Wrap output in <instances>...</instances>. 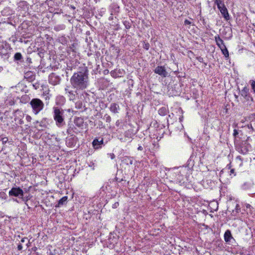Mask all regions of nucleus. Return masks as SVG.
Listing matches in <instances>:
<instances>
[{
	"instance_id": "nucleus-1",
	"label": "nucleus",
	"mask_w": 255,
	"mask_h": 255,
	"mask_svg": "<svg viewBox=\"0 0 255 255\" xmlns=\"http://www.w3.org/2000/svg\"><path fill=\"white\" fill-rule=\"evenodd\" d=\"M88 72L87 69L74 73L70 79V83L77 90H83L88 85Z\"/></svg>"
},
{
	"instance_id": "nucleus-2",
	"label": "nucleus",
	"mask_w": 255,
	"mask_h": 255,
	"mask_svg": "<svg viewBox=\"0 0 255 255\" xmlns=\"http://www.w3.org/2000/svg\"><path fill=\"white\" fill-rule=\"evenodd\" d=\"M64 114V111L63 109L59 107H54L53 119L58 127H61L65 124Z\"/></svg>"
},
{
	"instance_id": "nucleus-3",
	"label": "nucleus",
	"mask_w": 255,
	"mask_h": 255,
	"mask_svg": "<svg viewBox=\"0 0 255 255\" xmlns=\"http://www.w3.org/2000/svg\"><path fill=\"white\" fill-rule=\"evenodd\" d=\"M30 105L32 109L33 113L37 115L44 108V103L38 98H34L30 102Z\"/></svg>"
},
{
	"instance_id": "nucleus-4",
	"label": "nucleus",
	"mask_w": 255,
	"mask_h": 255,
	"mask_svg": "<svg viewBox=\"0 0 255 255\" xmlns=\"http://www.w3.org/2000/svg\"><path fill=\"white\" fill-rule=\"evenodd\" d=\"M250 146L247 144L246 141H243L242 142H236V148L237 150L242 154H246L249 150Z\"/></svg>"
},
{
	"instance_id": "nucleus-5",
	"label": "nucleus",
	"mask_w": 255,
	"mask_h": 255,
	"mask_svg": "<svg viewBox=\"0 0 255 255\" xmlns=\"http://www.w3.org/2000/svg\"><path fill=\"white\" fill-rule=\"evenodd\" d=\"M9 195L10 196L18 197L24 200L23 198V191L20 187H13L9 191Z\"/></svg>"
},
{
	"instance_id": "nucleus-6",
	"label": "nucleus",
	"mask_w": 255,
	"mask_h": 255,
	"mask_svg": "<svg viewBox=\"0 0 255 255\" xmlns=\"http://www.w3.org/2000/svg\"><path fill=\"white\" fill-rule=\"evenodd\" d=\"M45 2L49 6L56 9L62 4V0H46Z\"/></svg>"
},
{
	"instance_id": "nucleus-7",
	"label": "nucleus",
	"mask_w": 255,
	"mask_h": 255,
	"mask_svg": "<svg viewBox=\"0 0 255 255\" xmlns=\"http://www.w3.org/2000/svg\"><path fill=\"white\" fill-rule=\"evenodd\" d=\"M60 79L59 76L54 73L51 74L49 76V82L53 85H56L59 83Z\"/></svg>"
},
{
	"instance_id": "nucleus-8",
	"label": "nucleus",
	"mask_w": 255,
	"mask_h": 255,
	"mask_svg": "<svg viewBox=\"0 0 255 255\" xmlns=\"http://www.w3.org/2000/svg\"><path fill=\"white\" fill-rule=\"evenodd\" d=\"M154 72L163 77H165L167 75V72L165 67L163 66H158L155 68Z\"/></svg>"
},
{
	"instance_id": "nucleus-9",
	"label": "nucleus",
	"mask_w": 255,
	"mask_h": 255,
	"mask_svg": "<svg viewBox=\"0 0 255 255\" xmlns=\"http://www.w3.org/2000/svg\"><path fill=\"white\" fill-rule=\"evenodd\" d=\"M249 89L247 87H244L241 91V96L243 97L247 101H249L250 99L253 101V99L249 94Z\"/></svg>"
},
{
	"instance_id": "nucleus-10",
	"label": "nucleus",
	"mask_w": 255,
	"mask_h": 255,
	"mask_svg": "<svg viewBox=\"0 0 255 255\" xmlns=\"http://www.w3.org/2000/svg\"><path fill=\"white\" fill-rule=\"evenodd\" d=\"M215 39L217 45L219 46L220 49L226 46L223 40L220 37L219 35L215 36Z\"/></svg>"
},
{
	"instance_id": "nucleus-11",
	"label": "nucleus",
	"mask_w": 255,
	"mask_h": 255,
	"mask_svg": "<svg viewBox=\"0 0 255 255\" xmlns=\"http://www.w3.org/2000/svg\"><path fill=\"white\" fill-rule=\"evenodd\" d=\"M24 78L29 81H32L35 79V75L31 71H27L24 74Z\"/></svg>"
},
{
	"instance_id": "nucleus-12",
	"label": "nucleus",
	"mask_w": 255,
	"mask_h": 255,
	"mask_svg": "<svg viewBox=\"0 0 255 255\" xmlns=\"http://www.w3.org/2000/svg\"><path fill=\"white\" fill-rule=\"evenodd\" d=\"M223 17L226 20L230 19L229 15L227 8L225 6L219 9Z\"/></svg>"
},
{
	"instance_id": "nucleus-13",
	"label": "nucleus",
	"mask_w": 255,
	"mask_h": 255,
	"mask_svg": "<svg viewBox=\"0 0 255 255\" xmlns=\"http://www.w3.org/2000/svg\"><path fill=\"white\" fill-rule=\"evenodd\" d=\"M233 238L231 234V232L229 230H227L224 234V240L226 242H229L230 240Z\"/></svg>"
},
{
	"instance_id": "nucleus-14",
	"label": "nucleus",
	"mask_w": 255,
	"mask_h": 255,
	"mask_svg": "<svg viewBox=\"0 0 255 255\" xmlns=\"http://www.w3.org/2000/svg\"><path fill=\"white\" fill-rule=\"evenodd\" d=\"M27 7V4L25 1H21L18 3V8L19 10H25Z\"/></svg>"
},
{
	"instance_id": "nucleus-15",
	"label": "nucleus",
	"mask_w": 255,
	"mask_h": 255,
	"mask_svg": "<svg viewBox=\"0 0 255 255\" xmlns=\"http://www.w3.org/2000/svg\"><path fill=\"white\" fill-rule=\"evenodd\" d=\"M67 199L68 198L67 196H64L62 197L61 199L59 200L58 203L57 205H56V207H59L67 203Z\"/></svg>"
},
{
	"instance_id": "nucleus-16",
	"label": "nucleus",
	"mask_w": 255,
	"mask_h": 255,
	"mask_svg": "<svg viewBox=\"0 0 255 255\" xmlns=\"http://www.w3.org/2000/svg\"><path fill=\"white\" fill-rule=\"evenodd\" d=\"M110 110L114 113H118V110L119 109V106L116 103H112L110 106Z\"/></svg>"
},
{
	"instance_id": "nucleus-17",
	"label": "nucleus",
	"mask_w": 255,
	"mask_h": 255,
	"mask_svg": "<svg viewBox=\"0 0 255 255\" xmlns=\"http://www.w3.org/2000/svg\"><path fill=\"white\" fill-rule=\"evenodd\" d=\"M168 112V109L166 107H162L159 109L158 114L162 116H164L167 114Z\"/></svg>"
},
{
	"instance_id": "nucleus-18",
	"label": "nucleus",
	"mask_w": 255,
	"mask_h": 255,
	"mask_svg": "<svg viewBox=\"0 0 255 255\" xmlns=\"http://www.w3.org/2000/svg\"><path fill=\"white\" fill-rule=\"evenodd\" d=\"M215 3L217 4L219 9H220L223 7H225L224 2L222 0H214Z\"/></svg>"
},
{
	"instance_id": "nucleus-19",
	"label": "nucleus",
	"mask_w": 255,
	"mask_h": 255,
	"mask_svg": "<svg viewBox=\"0 0 255 255\" xmlns=\"http://www.w3.org/2000/svg\"><path fill=\"white\" fill-rule=\"evenodd\" d=\"M103 140H99L97 139H95L93 141V145L95 147L98 148V145L103 143Z\"/></svg>"
},
{
	"instance_id": "nucleus-20",
	"label": "nucleus",
	"mask_w": 255,
	"mask_h": 255,
	"mask_svg": "<svg viewBox=\"0 0 255 255\" xmlns=\"http://www.w3.org/2000/svg\"><path fill=\"white\" fill-rule=\"evenodd\" d=\"M223 54L224 55L225 57L226 58L229 57V54L228 49H227L226 47H224V48L221 49Z\"/></svg>"
},
{
	"instance_id": "nucleus-21",
	"label": "nucleus",
	"mask_w": 255,
	"mask_h": 255,
	"mask_svg": "<svg viewBox=\"0 0 255 255\" xmlns=\"http://www.w3.org/2000/svg\"><path fill=\"white\" fill-rule=\"evenodd\" d=\"M14 57L15 60H20L22 58V55L20 53H16Z\"/></svg>"
},
{
	"instance_id": "nucleus-22",
	"label": "nucleus",
	"mask_w": 255,
	"mask_h": 255,
	"mask_svg": "<svg viewBox=\"0 0 255 255\" xmlns=\"http://www.w3.org/2000/svg\"><path fill=\"white\" fill-rule=\"evenodd\" d=\"M249 83L251 84L252 89L255 93V81L254 80H252L250 81Z\"/></svg>"
},
{
	"instance_id": "nucleus-23",
	"label": "nucleus",
	"mask_w": 255,
	"mask_h": 255,
	"mask_svg": "<svg viewBox=\"0 0 255 255\" xmlns=\"http://www.w3.org/2000/svg\"><path fill=\"white\" fill-rule=\"evenodd\" d=\"M0 198L5 200L7 198V195L4 192H0Z\"/></svg>"
},
{
	"instance_id": "nucleus-24",
	"label": "nucleus",
	"mask_w": 255,
	"mask_h": 255,
	"mask_svg": "<svg viewBox=\"0 0 255 255\" xmlns=\"http://www.w3.org/2000/svg\"><path fill=\"white\" fill-rule=\"evenodd\" d=\"M46 120L47 119L46 118H44L41 121L40 123V126L41 127H46V125H45V122H46Z\"/></svg>"
},
{
	"instance_id": "nucleus-25",
	"label": "nucleus",
	"mask_w": 255,
	"mask_h": 255,
	"mask_svg": "<svg viewBox=\"0 0 255 255\" xmlns=\"http://www.w3.org/2000/svg\"><path fill=\"white\" fill-rule=\"evenodd\" d=\"M111 75L112 77L115 78L118 77V75L115 71H112L111 72Z\"/></svg>"
},
{
	"instance_id": "nucleus-26",
	"label": "nucleus",
	"mask_w": 255,
	"mask_h": 255,
	"mask_svg": "<svg viewBox=\"0 0 255 255\" xmlns=\"http://www.w3.org/2000/svg\"><path fill=\"white\" fill-rule=\"evenodd\" d=\"M68 93L69 94V96L70 97V100L73 99L74 98V96H75V95L73 93V92L72 91H69Z\"/></svg>"
},
{
	"instance_id": "nucleus-27",
	"label": "nucleus",
	"mask_w": 255,
	"mask_h": 255,
	"mask_svg": "<svg viewBox=\"0 0 255 255\" xmlns=\"http://www.w3.org/2000/svg\"><path fill=\"white\" fill-rule=\"evenodd\" d=\"M143 48L146 50H148L149 48V44L148 43H144Z\"/></svg>"
},
{
	"instance_id": "nucleus-28",
	"label": "nucleus",
	"mask_w": 255,
	"mask_h": 255,
	"mask_svg": "<svg viewBox=\"0 0 255 255\" xmlns=\"http://www.w3.org/2000/svg\"><path fill=\"white\" fill-rule=\"evenodd\" d=\"M31 120H32V118H31V116H30L29 115H27L26 116V120L28 122H30Z\"/></svg>"
},
{
	"instance_id": "nucleus-29",
	"label": "nucleus",
	"mask_w": 255,
	"mask_h": 255,
	"mask_svg": "<svg viewBox=\"0 0 255 255\" xmlns=\"http://www.w3.org/2000/svg\"><path fill=\"white\" fill-rule=\"evenodd\" d=\"M238 134H239V132H238V130H237L236 129H234V132H233L234 136L236 138Z\"/></svg>"
},
{
	"instance_id": "nucleus-30",
	"label": "nucleus",
	"mask_w": 255,
	"mask_h": 255,
	"mask_svg": "<svg viewBox=\"0 0 255 255\" xmlns=\"http://www.w3.org/2000/svg\"><path fill=\"white\" fill-rule=\"evenodd\" d=\"M109 155L112 159H114L115 157V155L113 153H111Z\"/></svg>"
},
{
	"instance_id": "nucleus-31",
	"label": "nucleus",
	"mask_w": 255,
	"mask_h": 255,
	"mask_svg": "<svg viewBox=\"0 0 255 255\" xmlns=\"http://www.w3.org/2000/svg\"><path fill=\"white\" fill-rule=\"evenodd\" d=\"M184 24H185V25H189V24H191V22H190L189 20H187V19H186V20L184 21Z\"/></svg>"
},
{
	"instance_id": "nucleus-32",
	"label": "nucleus",
	"mask_w": 255,
	"mask_h": 255,
	"mask_svg": "<svg viewBox=\"0 0 255 255\" xmlns=\"http://www.w3.org/2000/svg\"><path fill=\"white\" fill-rule=\"evenodd\" d=\"M111 120V118L110 116H107L106 117V122L109 123V122H110Z\"/></svg>"
},
{
	"instance_id": "nucleus-33",
	"label": "nucleus",
	"mask_w": 255,
	"mask_h": 255,
	"mask_svg": "<svg viewBox=\"0 0 255 255\" xmlns=\"http://www.w3.org/2000/svg\"><path fill=\"white\" fill-rule=\"evenodd\" d=\"M246 206V207L248 209V208H250L251 207V205L249 204H246L245 205Z\"/></svg>"
},
{
	"instance_id": "nucleus-34",
	"label": "nucleus",
	"mask_w": 255,
	"mask_h": 255,
	"mask_svg": "<svg viewBox=\"0 0 255 255\" xmlns=\"http://www.w3.org/2000/svg\"><path fill=\"white\" fill-rule=\"evenodd\" d=\"M18 250H21L22 249V246L21 245H19L17 247Z\"/></svg>"
},
{
	"instance_id": "nucleus-35",
	"label": "nucleus",
	"mask_w": 255,
	"mask_h": 255,
	"mask_svg": "<svg viewBox=\"0 0 255 255\" xmlns=\"http://www.w3.org/2000/svg\"><path fill=\"white\" fill-rule=\"evenodd\" d=\"M236 208L237 210H240V206H239V204H237Z\"/></svg>"
},
{
	"instance_id": "nucleus-36",
	"label": "nucleus",
	"mask_w": 255,
	"mask_h": 255,
	"mask_svg": "<svg viewBox=\"0 0 255 255\" xmlns=\"http://www.w3.org/2000/svg\"><path fill=\"white\" fill-rule=\"evenodd\" d=\"M137 149L138 150H142L143 149V148L141 146H138V147L137 148Z\"/></svg>"
},
{
	"instance_id": "nucleus-37",
	"label": "nucleus",
	"mask_w": 255,
	"mask_h": 255,
	"mask_svg": "<svg viewBox=\"0 0 255 255\" xmlns=\"http://www.w3.org/2000/svg\"><path fill=\"white\" fill-rule=\"evenodd\" d=\"M235 97L236 98V100L238 101L239 96L238 95H235Z\"/></svg>"
},
{
	"instance_id": "nucleus-38",
	"label": "nucleus",
	"mask_w": 255,
	"mask_h": 255,
	"mask_svg": "<svg viewBox=\"0 0 255 255\" xmlns=\"http://www.w3.org/2000/svg\"><path fill=\"white\" fill-rule=\"evenodd\" d=\"M234 172H235V170L234 169H231L230 171L231 173H234Z\"/></svg>"
},
{
	"instance_id": "nucleus-39",
	"label": "nucleus",
	"mask_w": 255,
	"mask_h": 255,
	"mask_svg": "<svg viewBox=\"0 0 255 255\" xmlns=\"http://www.w3.org/2000/svg\"><path fill=\"white\" fill-rule=\"evenodd\" d=\"M70 7L71 8H72L73 9H75V7L73 5H70Z\"/></svg>"
},
{
	"instance_id": "nucleus-40",
	"label": "nucleus",
	"mask_w": 255,
	"mask_h": 255,
	"mask_svg": "<svg viewBox=\"0 0 255 255\" xmlns=\"http://www.w3.org/2000/svg\"><path fill=\"white\" fill-rule=\"evenodd\" d=\"M23 123V121L21 120L19 121V124H22Z\"/></svg>"
},
{
	"instance_id": "nucleus-41",
	"label": "nucleus",
	"mask_w": 255,
	"mask_h": 255,
	"mask_svg": "<svg viewBox=\"0 0 255 255\" xmlns=\"http://www.w3.org/2000/svg\"><path fill=\"white\" fill-rule=\"evenodd\" d=\"M198 60H199V61L201 62V60H203V58H201V57H199V58H198Z\"/></svg>"
},
{
	"instance_id": "nucleus-42",
	"label": "nucleus",
	"mask_w": 255,
	"mask_h": 255,
	"mask_svg": "<svg viewBox=\"0 0 255 255\" xmlns=\"http://www.w3.org/2000/svg\"><path fill=\"white\" fill-rule=\"evenodd\" d=\"M46 100H47V99H50V97L49 96H47V97L45 98Z\"/></svg>"
},
{
	"instance_id": "nucleus-43",
	"label": "nucleus",
	"mask_w": 255,
	"mask_h": 255,
	"mask_svg": "<svg viewBox=\"0 0 255 255\" xmlns=\"http://www.w3.org/2000/svg\"><path fill=\"white\" fill-rule=\"evenodd\" d=\"M24 200H23L24 201L27 202L28 201V199L27 198L26 199V198H24Z\"/></svg>"
},
{
	"instance_id": "nucleus-44",
	"label": "nucleus",
	"mask_w": 255,
	"mask_h": 255,
	"mask_svg": "<svg viewBox=\"0 0 255 255\" xmlns=\"http://www.w3.org/2000/svg\"><path fill=\"white\" fill-rule=\"evenodd\" d=\"M24 240H25V239H24V238H23V239H21V242H24Z\"/></svg>"
},
{
	"instance_id": "nucleus-45",
	"label": "nucleus",
	"mask_w": 255,
	"mask_h": 255,
	"mask_svg": "<svg viewBox=\"0 0 255 255\" xmlns=\"http://www.w3.org/2000/svg\"><path fill=\"white\" fill-rule=\"evenodd\" d=\"M14 201L16 202H17V203H18V200L16 199H14Z\"/></svg>"
},
{
	"instance_id": "nucleus-46",
	"label": "nucleus",
	"mask_w": 255,
	"mask_h": 255,
	"mask_svg": "<svg viewBox=\"0 0 255 255\" xmlns=\"http://www.w3.org/2000/svg\"><path fill=\"white\" fill-rule=\"evenodd\" d=\"M126 28H129V26H128V25H127V26H126Z\"/></svg>"
},
{
	"instance_id": "nucleus-47",
	"label": "nucleus",
	"mask_w": 255,
	"mask_h": 255,
	"mask_svg": "<svg viewBox=\"0 0 255 255\" xmlns=\"http://www.w3.org/2000/svg\"><path fill=\"white\" fill-rule=\"evenodd\" d=\"M126 28H129V26H128V25H127V26H126Z\"/></svg>"
}]
</instances>
